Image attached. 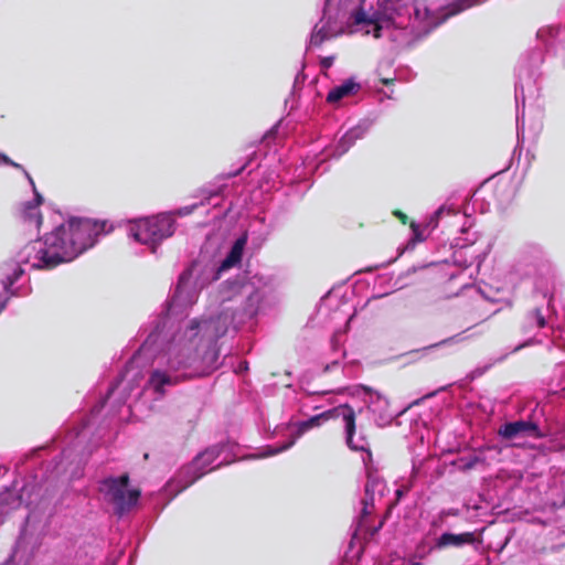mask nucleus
Returning a JSON list of instances; mask_svg holds the SVG:
<instances>
[{"instance_id": "obj_10", "label": "nucleus", "mask_w": 565, "mask_h": 565, "mask_svg": "<svg viewBox=\"0 0 565 565\" xmlns=\"http://www.w3.org/2000/svg\"><path fill=\"white\" fill-rule=\"evenodd\" d=\"M498 434L505 440H516L524 437H540L539 427L536 424L527 420H515L502 425Z\"/></svg>"}, {"instance_id": "obj_3", "label": "nucleus", "mask_w": 565, "mask_h": 565, "mask_svg": "<svg viewBox=\"0 0 565 565\" xmlns=\"http://www.w3.org/2000/svg\"><path fill=\"white\" fill-rule=\"evenodd\" d=\"M341 418L344 426L345 431V440L347 445L352 450L365 451L367 457H371L369 451V443L364 437H360L358 440H354L355 435V412L354 409L347 403L339 404L335 407L327 409L320 414L311 416L310 418L299 422L296 424V430L292 433V437L289 441L282 444L281 446H268L264 452L260 455H253L250 458H263L277 455L281 451L289 449L297 438L306 434L308 430L320 427L322 424L328 420Z\"/></svg>"}, {"instance_id": "obj_7", "label": "nucleus", "mask_w": 565, "mask_h": 565, "mask_svg": "<svg viewBox=\"0 0 565 565\" xmlns=\"http://www.w3.org/2000/svg\"><path fill=\"white\" fill-rule=\"evenodd\" d=\"M198 268L199 265L194 264L181 274L174 294L169 303V311L172 315L182 312L184 309L195 303L199 297V292L204 285V282L198 285V282L193 280Z\"/></svg>"}, {"instance_id": "obj_16", "label": "nucleus", "mask_w": 565, "mask_h": 565, "mask_svg": "<svg viewBox=\"0 0 565 565\" xmlns=\"http://www.w3.org/2000/svg\"><path fill=\"white\" fill-rule=\"evenodd\" d=\"M475 540V536L472 533H461V534H452V533H444L440 535V537L437 540L436 546L439 548L454 545V546H460L463 544H470Z\"/></svg>"}, {"instance_id": "obj_20", "label": "nucleus", "mask_w": 565, "mask_h": 565, "mask_svg": "<svg viewBox=\"0 0 565 565\" xmlns=\"http://www.w3.org/2000/svg\"><path fill=\"white\" fill-rule=\"evenodd\" d=\"M460 461L462 463L463 469H471L480 461V459L479 457L473 456L469 459H460Z\"/></svg>"}, {"instance_id": "obj_23", "label": "nucleus", "mask_w": 565, "mask_h": 565, "mask_svg": "<svg viewBox=\"0 0 565 565\" xmlns=\"http://www.w3.org/2000/svg\"><path fill=\"white\" fill-rule=\"evenodd\" d=\"M411 228L415 235V237L418 239V241H422L424 239V237L422 236L420 232H419V228L420 226L418 224H416L415 222H412L411 223Z\"/></svg>"}, {"instance_id": "obj_26", "label": "nucleus", "mask_w": 565, "mask_h": 565, "mask_svg": "<svg viewBox=\"0 0 565 565\" xmlns=\"http://www.w3.org/2000/svg\"><path fill=\"white\" fill-rule=\"evenodd\" d=\"M409 487L401 488L396 490L397 498H401L405 492H407Z\"/></svg>"}, {"instance_id": "obj_21", "label": "nucleus", "mask_w": 565, "mask_h": 565, "mask_svg": "<svg viewBox=\"0 0 565 565\" xmlns=\"http://www.w3.org/2000/svg\"><path fill=\"white\" fill-rule=\"evenodd\" d=\"M195 206L196 205L184 206V207H181V209L177 210L175 212H170V213L173 214L174 218H175L177 215L185 216V215H189L190 213H192V211L195 209Z\"/></svg>"}, {"instance_id": "obj_5", "label": "nucleus", "mask_w": 565, "mask_h": 565, "mask_svg": "<svg viewBox=\"0 0 565 565\" xmlns=\"http://www.w3.org/2000/svg\"><path fill=\"white\" fill-rule=\"evenodd\" d=\"M226 448V445H216L199 454L189 466L182 468L175 480L168 483V489L171 490L177 484V492H181L209 471L228 463L226 459L216 462Z\"/></svg>"}, {"instance_id": "obj_2", "label": "nucleus", "mask_w": 565, "mask_h": 565, "mask_svg": "<svg viewBox=\"0 0 565 565\" xmlns=\"http://www.w3.org/2000/svg\"><path fill=\"white\" fill-rule=\"evenodd\" d=\"M104 232L105 223L72 217L43 238L25 244L18 252L14 262L6 263L0 267L4 291L11 296L21 295L12 287L23 275V265L32 269H50L60 264L70 263L93 247Z\"/></svg>"}, {"instance_id": "obj_18", "label": "nucleus", "mask_w": 565, "mask_h": 565, "mask_svg": "<svg viewBox=\"0 0 565 565\" xmlns=\"http://www.w3.org/2000/svg\"><path fill=\"white\" fill-rule=\"evenodd\" d=\"M527 319L535 322L539 328H544L546 326V320L540 309H534L531 311L527 316Z\"/></svg>"}, {"instance_id": "obj_30", "label": "nucleus", "mask_w": 565, "mask_h": 565, "mask_svg": "<svg viewBox=\"0 0 565 565\" xmlns=\"http://www.w3.org/2000/svg\"><path fill=\"white\" fill-rule=\"evenodd\" d=\"M543 32H544L543 30L539 31V36L542 38L543 36Z\"/></svg>"}, {"instance_id": "obj_17", "label": "nucleus", "mask_w": 565, "mask_h": 565, "mask_svg": "<svg viewBox=\"0 0 565 565\" xmlns=\"http://www.w3.org/2000/svg\"><path fill=\"white\" fill-rule=\"evenodd\" d=\"M445 215H457V212L451 206L441 205L430 216L429 221L427 222V227L431 230L436 228L438 226L439 220Z\"/></svg>"}, {"instance_id": "obj_13", "label": "nucleus", "mask_w": 565, "mask_h": 565, "mask_svg": "<svg viewBox=\"0 0 565 565\" xmlns=\"http://www.w3.org/2000/svg\"><path fill=\"white\" fill-rule=\"evenodd\" d=\"M23 172H24L25 177L28 178L30 184L32 185L35 196H34L33 201H30V202H26L23 204L22 210H21V218L24 222V224L26 226H29L30 228L39 230V227L42 223V215L40 213L39 207L42 204L43 199H42L41 194L35 190L34 182H33L32 178L30 177V174L25 170H23Z\"/></svg>"}, {"instance_id": "obj_15", "label": "nucleus", "mask_w": 565, "mask_h": 565, "mask_svg": "<svg viewBox=\"0 0 565 565\" xmlns=\"http://www.w3.org/2000/svg\"><path fill=\"white\" fill-rule=\"evenodd\" d=\"M360 89V84L354 79L349 78L342 84L334 86L327 95L329 104H337L345 97L354 95Z\"/></svg>"}, {"instance_id": "obj_27", "label": "nucleus", "mask_w": 565, "mask_h": 565, "mask_svg": "<svg viewBox=\"0 0 565 565\" xmlns=\"http://www.w3.org/2000/svg\"><path fill=\"white\" fill-rule=\"evenodd\" d=\"M394 214H395L399 220H402V222H403V223H405V222H406V215H405L404 213H402V212H399V211H396Z\"/></svg>"}, {"instance_id": "obj_24", "label": "nucleus", "mask_w": 565, "mask_h": 565, "mask_svg": "<svg viewBox=\"0 0 565 565\" xmlns=\"http://www.w3.org/2000/svg\"><path fill=\"white\" fill-rule=\"evenodd\" d=\"M333 61H334V57H333V56H327V57L322 58V61H321V66H322L323 68H329V67H331V66H332Z\"/></svg>"}, {"instance_id": "obj_1", "label": "nucleus", "mask_w": 565, "mask_h": 565, "mask_svg": "<svg viewBox=\"0 0 565 565\" xmlns=\"http://www.w3.org/2000/svg\"><path fill=\"white\" fill-rule=\"evenodd\" d=\"M263 277L243 274L226 280L220 290V311L183 321L164 338L152 361L147 390L163 396L168 387L216 369L217 341L230 327L238 328L257 316L265 296Z\"/></svg>"}, {"instance_id": "obj_22", "label": "nucleus", "mask_w": 565, "mask_h": 565, "mask_svg": "<svg viewBox=\"0 0 565 565\" xmlns=\"http://www.w3.org/2000/svg\"><path fill=\"white\" fill-rule=\"evenodd\" d=\"M12 166L18 169H22V167L19 163L13 162L9 157H7L4 153L0 152V166Z\"/></svg>"}, {"instance_id": "obj_8", "label": "nucleus", "mask_w": 565, "mask_h": 565, "mask_svg": "<svg viewBox=\"0 0 565 565\" xmlns=\"http://www.w3.org/2000/svg\"><path fill=\"white\" fill-rule=\"evenodd\" d=\"M342 32V28L338 24L337 19L332 15L331 0H326L323 17L316 24L311 38L310 45L319 46L323 41L337 36Z\"/></svg>"}, {"instance_id": "obj_19", "label": "nucleus", "mask_w": 565, "mask_h": 565, "mask_svg": "<svg viewBox=\"0 0 565 565\" xmlns=\"http://www.w3.org/2000/svg\"><path fill=\"white\" fill-rule=\"evenodd\" d=\"M125 388H126L125 380L121 379L118 383H116L114 386L110 387V390L107 394V399H110L116 394V392L124 391Z\"/></svg>"}, {"instance_id": "obj_14", "label": "nucleus", "mask_w": 565, "mask_h": 565, "mask_svg": "<svg viewBox=\"0 0 565 565\" xmlns=\"http://www.w3.org/2000/svg\"><path fill=\"white\" fill-rule=\"evenodd\" d=\"M372 126V121L369 119H362L354 127L348 130L341 139L338 141L334 156L340 157L344 154L356 140L362 139Z\"/></svg>"}, {"instance_id": "obj_11", "label": "nucleus", "mask_w": 565, "mask_h": 565, "mask_svg": "<svg viewBox=\"0 0 565 565\" xmlns=\"http://www.w3.org/2000/svg\"><path fill=\"white\" fill-rule=\"evenodd\" d=\"M367 409L373 415L375 424L380 427L392 423L395 414L390 411L388 401L379 393L367 392Z\"/></svg>"}, {"instance_id": "obj_4", "label": "nucleus", "mask_w": 565, "mask_h": 565, "mask_svg": "<svg viewBox=\"0 0 565 565\" xmlns=\"http://www.w3.org/2000/svg\"><path fill=\"white\" fill-rule=\"evenodd\" d=\"M130 236L140 244L147 245L152 253L161 242L174 233V217L171 213H160L138 220L130 224Z\"/></svg>"}, {"instance_id": "obj_28", "label": "nucleus", "mask_w": 565, "mask_h": 565, "mask_svg": "<svg viewBox=\"0 0 565 565\" xmlns=\"http://www.w3.org/2000/svg\"><path fill=\"white\" fill-rule=\"evenodd\" d=\"M151 339H152V335H150V337H149V339L146 341L145 347L150 345V343H151Z\"/></svg>"}, {"instance_id": "obj_25", "label": "nucleus", "mask_w": 565, "mask_h": 565, "mask_svg": "<svg viewBox=\"0 0 565 565\" xmlns=\"http://www.w3.org/2000/svg\"><path fill=\"white\" fill-rule=\"evenodd\" d=\"M457 338H458V337L448 338V339H446V340L441 341L440 343H438L437 345H440V344H447V343H454V342H456V341H457Z\"/></svg>"}, {"instance_id": "obj_9", "label": "nucleus", "mask_w": 565, "mask_h": 565, "mask_svg": "<svg viewBox=\"0 0 565 565\" xmlns=\"http://www.w3.org/2000/svg\"><path fill=\"white\" fill-rule=\"evenodd\" d=\"M246 243H247L246 235L238 237L234 242L228 254L226 255V257L223 259V262L220 264V266L217 268L206 267L204 270V273L206 274L205 281L216 280L221 277V275L224 271L238 266L241 264Z\"/></svg>"}, {"instance_id": "obj_29", "label": "nucleus", "mask_w": 565, "mask_h": 565, "mask_svg": "<svg viewBox=\"0 0 565 565\" xmlns=\"http://www.w3.org/2000/svg\"><path fill=\"white\" fill-rule=\"evenodd\" d=\"M6 307V301H3L2 303H0V312L3 310V308Z\"/></svg>"}, {"instance_id": "obj_12", "label": "nucleus", "mask_w": 565, "mask_h": 565, "mask_svg": "<svg viewBox=\"0 0 565 565\" xmlns=\"http://www.w3.org/2000/svg\"><path fill=\"white\" fill-rule=\"evenodd\" d=\"M386 490L385 482L376 475L370 473L365 483L364 498L362 499V514L372 513L375 503L382 499Z\"/></svg>"}, {"instance_id": "obj_6", "label": "nucleus", "mask_w": 565, "mask_h": 565, "mask_svg": "<svg viewBox=\"0 0 565 565\" xmlns=\"http://www.w3.org/2000/svg\"><path fill=\"white\" fill-rule=\"evenodd\" d=\"M129 478L127 475L118 478H107L99 484V492L104 500L114 505L118 515L131 510L138 502L140 491L128 487Z\"/></svg>"}]
</instances>
